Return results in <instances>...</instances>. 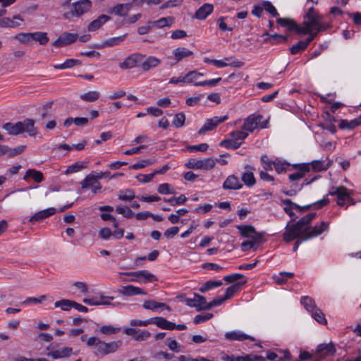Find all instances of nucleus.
Wrapping results in <instances>:
<instances>
[{"mask_svg": "<svg viewBox=\"0 0 361 361\" xmlns=\"http://www.w3.org/2000/svg\"><path fill=\"white\" fill-rule=\"evenodd\" d=\"M122 274L130 276H135L137 279H130L128 280V281H138L141 283H148L152 281H157V278L155 275L152 274L147 270H141L137 271H133V272H128V273H123Z\"/></svg>", "mask_w": 361, "mask_h": 361, "instance_id": "6", "label": "nucleus"}, {"mask_svg": "<svg viewBox=\"0 0 361 361\" xmlns=\"http://www.w3.org/2000/svg\"><path fill=\"white\" fill-rule=\"evenodd\" d=\"M302 234L305 235L303 228L300 227L297 224H295L286 228L283 233V240L286 242H290Z\"/></svg>", "mask_w": 361, "mask_h": 361, "instance_id": "12", "label": "nucleus"}, {"mask_svg": "<svg viewBox=\"0 0 361 361\" xmlns=\"http://www.w3.org/2000/svg\"><path fill=\"white\" fill-rule=\"evenodd\" d=\"M100 94L97 91H89L85 94H82L80 96V98L88 102H92L97 100L99 98Z\"/></svg>", "mask_w": 361, "mask_h": 361, "instance_id": "45", "label": "nucleus"}, {"mask_svg": "<svg viewBox=\"0 0 361 361\" xmlns=\"http://www.w3.org/2000/svg\"><path fill=\"white\" fill-rule=\"evenodd\" d=\"M245 169L246 171L241 176L242 181L248 187L253 186L256 183L255 178L254 176L255 168L251 166H247Z\"/></svg>", "mask_w": 361, "mask_h": 361, "instance_id": "25", "label": "nucleus"}, {"mask_svg": "<svg viewBox=\"0 0 361 361\" xmlns=\"http://www.w3.org/2000/svg\"><path fill=\"white\" fill-rule=\"evenodd\" d=\"M165 343L168 348L175 353H178L181 350L182 345H180L175 339L169 338L166 339Z\"/></svg>", "mask_w": 361, "mask_h": 361, "instance_id": "56", "label": "nucleus"}, {"mask_svg": "<svg viewBox=\"0 0 361 361\" xmlns=\"http://www.w3.org/2000/svg\"><path fill=\"white\" fill-rule=\"evenodd\" d=\"M221 281H208L200 288V291L202 293L208 291L214 288L219 287L222 285Z\"/></svg>", "mask_w": 361, "mask_h": 361, "instance_id": "51", "label": "nucleus"}, {"mask_svg": "<svg viewBox=\"0 0 361 361\" xmlns=\"http://www.w3.org/2000/svg\"><path fill=\"white\" fill-rule=\"evenodd\" d=\"M304 164L309 165V172L312 171L314 172H320L326 171L332 164L331 161H328L326 163L324 161L314 160L310 163H303Z\"/></svg>", "mask_w": 361, "mask_h": 361, "instance_id": "17", "label": "nucleus"}, {"mask_svg": "<svg viewBox=\"0 0 361 361\" xmlns=\"http://www.w3.org/2000/svg\"><path fill=\"white\" fill-rule=\"evenodd\" d=\"M111 18L105 14L99 16L97 19L92 20L87 26L89 32H94L101 28Z\"/></svg>", "mask_w": 361, "mask_h": 361, "instance_id": "22", "label": "nucleus"}, {"mask_svg": "<svg viewBox=\"0 0 361 361\" xmlns=\"http://www.w3.org/2000/svg\"><path fill=\"white\" fill-rule=\"evenodd\" d=\"M118 293L125 296H133L136 295L146 294V292L143 289L139 287L134 286L133 285H128L121 287L120 289H118Z\"/></svg>", "mask_w": 361, "mask_h": 361, "instance_id": "24", "label": "nucleus"}, {"mask_svg": "<svg viewBox=\"0 0 361 361\" xmlns=\"http://www.w3.org/2000/svg\"><path fill=\"white\" fill-rule=\"evenodd\" d=\"M213 4H204L197 10L194 18L201 20H204L213 12Z\"/></svg>", "mask_w": 361, "mask_h": 361, "instance_id": "23", "label": "nucleus"}, {"mask_svg": "<svg viewBox=\"0 0 361 361\" xmlns=\"http://www.w3.org/2000/svg\"><path fill=\"white\" fill-rule=\"evenodd\" d=\"M73 300L63 299L55 302L54 306L55 307H60L63 311H69L73 307Z\"/></svg>", "mask_w": 361, "mask_h": 361, "instance_id": "49", "label": "nucleus"}, {"mask_svg": "<svg viewBox=\"0 0 361 361\" xmlns=\"http://www.w3.org/2000/svg\"><path fill=\"white\" fill-rule=\"evenodd\" d=\"M300 302L305 310L310 312H312L317 308L314 300L309 296L302 297Z\"/></svg>", "mask_w": 361, "mask_h": 361, "instance_id": "43", "label": "nucleus"}, {"mask_svg": "<svg viewBox=\"0 0 361 361\" xmlns=\"http://www.w3.org/2000/svg\"><path fill=\"white\" fill-rule=\"evenodd\" d=\"M56 212V210L54 207H49L46 209L39 211L30 217L29 221L31 223H35L42 221L51 215H54Z\"/></svg>", "mask_w": 361, "mask_h": 361, "instance_id": "21", "label": "nucleus"}, {"mask_svg": "<svg viewBox=\"0 0 361 361\" xmlns=\"http://www.w3.org/2000/svg\"><path fill=\"white\" fill-rule=\"evenodd\" d=\"M227 119L226 116H215L210 119H207L203 126L199 130V134H204L205 132L212 130L215 128L219 123H223Z\"/></svg>", "mask_w": 361, "mask_h": 361, "instance_id": "11", "label": "nucleus"}, {"mask_svg": "<svg viewBox=\"0 0 361 361\" xmlns=\"http://www.w3.org/2000/svg\"><path fill=\"white\" fill-rule=\"evenodd\" d=\"M87 167V162L85 161H76L74 164L69 166L66 171V174H71L80 171L81 170Z\"/></svg>", "mask_w": 361, "mask_h": 361, "instance_id": "39", "label": "nucleus"}, {"mask_svg": "<svg viewBox=\"0 0 361 361\" xmlns=\"http://www.w3.org/2000/svg\"><path fill=\"white\" fill-rule=\"evenodd\" d=\"M104 177V173L99 172L97 175L90 173L81 182V187L82 189L90 188L92 192L96 194L102 188L101 184L97 181L98 179H102Z\"/></svg>", "mask_w": 361, "mask_h": 361, "instance_id": "4", "label": "nucleus"}, {"mask_svg": "<svg viewBox=\"0 0 361 361\" xmlns=\"http://www.w3.org/2000/svg\"><path fill=\"white\" fill-rule=\"evenodd\" d=\"M13 39L25 44H32V32H20L13 37Z\"/></svg>", "mask_w": 361, "mask_h": 361, "instance_id": "44", "label": "nucleus"}, {"mask_svg": "<svg viewBox=\"0 0 361 361\" xmlns=\"http://www.w3.org/2000/svg\"><path fill=\"white\" fill-rule=\"evenodd\" d=\"M154 162H155L154 160L145 159V160H142L140 161H138V162L131 165L129 168L130 169H133V170H139V169H143L147 166H150V165L153 164Z\"/></svg>", "mask_w": 361, "mask_h": 361, "instance_id": "58", "label": "nucleus"}, {"mask_svg": "<svg viewBox=\"0 0 361 361\" xmlns=\"http://www.w3.org/2000/svg\"><path fill=\"white\" fill-rule=\"evenodd\" d=\"M298 169V171L297 172L288 176L291 181H295L303 178L306 173L309 172V165L304 164H299Z\"/></svg>", "mask_w": 361, "mask_h": 361, "instance_id": "34", "label": "nucleus"}, {"mask_svg": "<svg viewBox=\"0 0 361 361\" xmlns=\"http://www.w3.org/2000/svg\"><path fill=\"white\" fill-rule=\"evenodd\" d=\"M350 191V190H348L343 185L338 187L332 186L330 188L328 195L330 196H336L337 205L341 207H345L346 209L348 206H345V200Z\"/></svg>", "mask_w": 361, "mask_h": 361, "instance_id": "5", "label": "nucleus"}, {"mask_svg": "<svg viewBox=\"0 0 361 361\" xmlns=\"http://www.w3.org/2000/svg\"><path fill=\"white\" fill-rule=\"evenodd\" d=\"M241 145V142H236L233 139L232 140H222L219 145L221 147H224L228 149H238L240 145Z\"/></svg>", "mask_w": 361, "mask_h": 361, "instance_id": "60", "label": "nucleus"}, {"mask_svg": "<svg viewBox=\"0 0 361 361\" xmlns=\"http://www.w3.org/2000/svg\"><path fill=\"white\" fill-rule=\"evenodd\" d=\"M152 23V28H163L164 27H170L173 23L172 18H161L155 21H150Z\"/></svg>", "mask_w": 361, "mask_h": 361, "instance_id": "42", "label": "nucleus"}, {"mask_svg": "<svg viewBox=\"0 0 361 361\" xmlns=\"http://www.w3.org/2000/svg\"><path fill=\"white\" fill-rule=\"evenodd\" d=\"M315 213H310L303 217H302L296 224L301 228H303V231L305 232V235L308 232L307 228L308 225L310 222L315 218Z\"/></svg>", "mask_w": 361, "mask_h": 361, "instance_id": "35", "label": "nucleus"}, {"mask_svg": "<svg viewBox=\"0 0 361 361\" xmlns=\"http://www.w3.org/2000/svg\"><path fill=\"white\" fill-rule=\"evenodd\" d=\"M120 330L119 327H114L111 325H103L100 327L99 331L104 335H111L118 332Z\"/></svg>", "mask_w": 361, "mask_h": 361, "instance_id": "59", "label": "nucleus"}, {"mask_svg": "<svg viewBox=\"0 0 361 361\" xmlns=\"http://www.w3.org/2000/svg\"><path fill=\"white\" fill-rule=\"evenodd\" d=\"M157 191L161 195L175 194L176 192L169 183H161L157 188Z\"/></svg>", "mask_w": 361, "mask_h": 361, "instance_id": "62", "label": "nucleus"}, {"mask_svg": "<svg viewBox=\"0 0 361 361\" xmlns=\"http://www.w3.org/2000/svg\"><path fill=\"white\" fill-rule=\"evenodd\" d=\"M121 343V341L110 343H105L101 341L97 353L102 355L114 353L119 348Z\"/></svg>", "mask_w": 361, "mask_h": 361, "instance_id": "10", "label": "nucleus"}, {"mask_svg": "<svg viewBox=\"0 0 361 361\" xmlns=\"http://www.w3.org/2000/svg\"><path fill=\"white\" fill-rule=\"evenodd\" d=\"M160 63V59L156 56H150L147 58H144L143 61L140 63V68L143 71L146 72L159 66Z\"/></svg>", "mask_w": 361, "mask_h": 361, "instance_id": "20", "label": "nucleus"}, {"mask_svg": "<svg viewBox=\"0 0 361 361\" xmlns=\"http://www.w3.org/2000/svg\"><path fill=\"white\" fill-rule=\"evenodd\" d=\"M204 75L197 71H190L185 75V83H193L197 82V80L199 78L202 77Z\"/></svg>", "mask_w": 361, "mask_h": 361, "instance_id": "53", "label": "nucleus"}, {"mask_svg": "<svg viewBox=\"0 0 361 361\" xmlns=\"http://www.w3.org/2000/svg\"><path fill=\"white\" fill-rule=\"evenodd\" d=\"M185 121V116L183 113H179L175 115L172 124L176 128H181L184 126Z\"/></svg>", "mask_w": 361, "mask_h": 361, "instance_id": "61", "label": "nucleus"}, {"mask_svg": "<svg viewBox=\"0 0 361 361\" xmlns=\"http://www.w3.org/2000/svg\"><path fill=\"white\" fill-rule=\"evenodd\" d=\"M329 226V222L322 221L319 225H315L311 231H308L305 236H304L302 240H307V239L313 237H317L321 235L323 232L327 231Z\"/></svg>", "mask_w": 361, "mask_h": 361, "instance_id": "16", "label": "nucleus"}, {"mask_svg": "<svg viewBox=\"0 0 361 361\" xmlns=\"http://www.w3.org/2000/svg\"><path fill=\"white\" fill-rule=\"evenodd\" d=\"M145 55L140 53H134L126 59L122 63H120L118 66L122 70L131 69L136 67L137 65L140 66V63L143 61Z\"/></svg>", "mask_w": 361, "mask_h": 361, "instance_id": "7", "label": "nucleus"}, {"mask_svg": "<svg viewBox=\"0 0 361 361\" xmlns=\"http://www.w3.org/2000/svg\"><path fill=\"white\" fill-rule=\"evenodd\" d=\"M216 160L213 158H207L200 160V169L210 170L215 166Z\"/></svg>", "mask_w": 361, "mask_h": 361, "instance_id": "50", "label": "nucleus"}, {"mask_svg": "<svg viewBox=\"0 0 361 361\" xmlns=\"http://www.w3.org/2000/svg\"><path fill=\"white\" fill-rule=\"evenodd\" d=\"M307 20L302 23V29L300 30L302 32H308L311 31L310 27H318L319 25H322L320 23L321 16L314 11L313 6H311L305 16Z\"/></svg>", "mask_w": 361, "mask_h": 361, "instance_id": "3", "label": "nucleus"}, {"mask_svg": "<svg viewBox=\"0 0 361 361\" xmlns=\"http://www.w3.org/2000/svg\"><path fill=\"white\" fill-rule=\"evenodd\" d=\"M276 21L281 26L286 27L289 30H294L297 33L302 32L300 30L302 29V25H298L291 19L279 18Z\"/></svg>", "mask_w": 361, "mask_h": 361, "instance_id": "27", "label": "nucleus"}, {"mask_svg": "<svg viewBox=\"0 0 361 361\" xmlns=\"http://www.w3.org/2000/svg\"><path fill=\"white\" fill-rule=\"evenodd\" d=\"M237 228L240 234L245 238H261V235L256 233L255 228L252 226H238Z\"/></svg>", "mask_w": 361, "mask_h": 361, "instance_id": "33", "label": "nucleus"}, {"mask_svg": "<svg viewBox=\"0 0 361 361\" xmlns=\"http://www.w3.org/2000/svg\"><path fill=\"white\" fill-rule=\"evenodd\" d=\"M142 307L146 310H149L154 312L157 311L159 309L166 310L168 312L171 311V308L164 302H159L154 300H146L142 304Z\"/></svg>", "mask_w": 361, "mask_h": 361, "instance_id": "26", "label": "nucleus"}, {"mask_svg": "<svg viewBox=\"0 0 361 361\" xmlns=\"http://www.w3.org/2000/svg\"><path fill=\"white\" fill-rule=\"evenodd\" d=\"M117 214H122L124 217L130 219L134 216V212L127 206H119L116 208Z\"/></svg>", "mask_w": 361, "mask_h": 361, "instance_id": "54", "label": "nucleus"}, {"mask_svg": "<svg viewBox=\"0 0 361 361\" xmlns=\"http://www.w3.org/2000/svg\"><path fill=\"white\" fill-rule=\"evenodd\" d=\"M49 39L47 33L45 32H32V42H37L40 45H45L49 42Z\"/></svg>", "mask_w": 361, "mask_h": 361, "instance_id": "37", "label": "nucleus"}, {"mask_svg": "<svg viewBox=\"0 0 361 361\" xmlns=\"http://www.w3.org/2000/svg\"><path fill=\"white\" fill-rule=\"evenodd\" d=\"M92 4L90 0H78L72 4L73 9L63 13V18L70 20L74 17H80L90 11Z\"/></svg>", "mask_w": 361, "mask_h": 361, "instance_id": "2", "label": "nucleus"}, {"mask_svg": "<svg viewBox=\"0 0 361 361\" xmlns=\"http://www.w3.org/2000/svg\"><path fill=\"white\" fill-rule=\"evenodd\" d=\"M131 4H120L109 10V13H114L118 16H126L131 8Z\"/></svg>", "mask_w": 361, "mask_h": 361, "instance_id": "31", "label": "nucleus"}, {"mask_svg": "<svg viewBox=\"0 0 361 361\" xmlns=\"http://www.w3.org/2000/svg\"><path fill=\"white\" fill-rule=\"evenodd\" d=\"M290 164L286 161L279 160L277 158L274 159V168L277 173L286 172Z\"/></svg>", "mask_w": 361, "mask_h": 361, "instance_id": "48", "label": "nucleus"}, {"mask_svg": "<svg viewBox=\"0 0 361 361\" xmlns=\"http://www.w3.org/2000/svg\"><path fill=\"white\" fill-rule=\"evenodd\" d=\"M248 133L242 128L241 130H233L230 133L231 137L236 142H241L248 136Z\"/></svg>", "mask_w": 361, "mask_h": 361, "instance_id": "47", "label": "nucleus"}, {"mask_svg": "<svg viewBox=\"0 0 361 361\" xmlns=\"http://www.w3.org/2000/svg\"><path fill=\"white\" fill-rule=\"evenodd\" d=\"M27 178H32L37 183H41L44 178L43 173L41 171H36L35 169H28L26 171L23 179L26 180Z\"/></svg>", "mask_w": 361, "mask_h": 361, "instance_id": "41", "label": "nucleus"}, {"mask_svg": "<svg viewBox=\"0 0 361 361\" xmlns=\"http://www.w3.org/2000/svg\"><path fill=\"white\" fill-rule=\"evenodd\" d=\"M187 305L196 307L197 310H208V302H207L206 298L198 294H194L193 298L188 299Z\"/></svg>", "mask_w": 361, "mask_h": 361, "instance_id": "14", "label": "nucleus"}, {"mask_svg": "<svg viewBox=\"0 0 361 361\" xmlns=\"http://www.w3.org/2000/svg\"><path fill=\"white\" fill-rule=\"evenodd\" d=\"M151 334L147 330L137 329L134 339L137 341H143L149 338Z\"/></svg>", "mask_w": 361, "mask_h": 361, "instance_id": "63", "label": "nucleus"}, {"mask_svg": "<svg viewBox=\"0 0 361 361\" xmlns=\"http://www.w3.org/2000/svg\"><path fill=\"white\" fill-rule=\"evenodd\" d=\"M73 354V348L70 347H63L51 352H49L47 355L54 359H61L68 357Z\"/></svg>", "mask_w": 361, "mask_h": 361, "instance_id": "29", "label": "nucleus"}, {"mask_svg": "<svg viewBox=\"0 0 361 361\" xmlns=\"http://www.w3.org/2000/svg\"><path fill=\"white\" fill-rule=\"evenodd\" d=\"M80 65V61L74 59H66L63 63L54 65V68L56 69H67Z\"/></svg>", "mask_w": 361, "mask_h": 361, "instance_id": "38", "label": "nucleus"}, {"mask_svg": "<svg viewBox=\"0 0 361 361\" xmlns=\"http://www.w3.org/2000/svg\"><path fill=\"white\" fill-rule=\"evenodd\" d=\"M262 6L264 9L269 13L271 16L276 17L279 15V13L274 6L270 1H264L262 3Z\"/></svg>", "mask_w": 361, "mask_h": 361, "instance_id": "64", "label": "nucleus"}, {"mask_svg": "<svg viewBox=\"0 0 361 361\" xmlns=\"http://www.w3.org/2000/svg\"><path fill=\"white\" fill-rule=\"evenodd\" d=\"M312 317L320 324L325 325L327 324L325 315L323 312L318 307H317L312 312Z\"/></svg>", "mask_w": 361, "mask_h": 361, "instance_id": "46", "label": "nucleus"}, {"mask_svg": "<svg viewBox=\"0 0 361 361\" xmlns=\"http://www.w3.org/2000/svg\"><path fill=\"white\" fill-rule=\"evenodd\" d=\"M78 37L77 33L64 32L59 36L53 43L55 47H63L73 43Z\"/></svg>", "mask_w": 361, "mask_h": 361, "instance_id": "8", "label": "nucleus"}, {"mask_svg": "<svg viewBox=\"0 0 361 361\" xmlns=\"http://www.w3.org/2000/svg\"><path fill=\"white\" fill-rule=\"evenodd\" d=\"M235 361H266V358L262 356L250 354L245 356H237Z\"/></svg>", "mask_w": 361, "mask_h": 361, "instance_id": "55", "label": "nucleus"}, {"mask_svg": "<svg viewBox=\"0 0 361 361\" xmlns=\"http://www.w3.org/2000/svg\"><path fill=\"white\" fill-rule=\"evenodd\" d=\"M244 65L243 62L238 61L234 57H225L221 60L214 59V66L217 68H224L226 66H232L240 68Z\"/></svg>", "mask_w": 361, "mask_h": 361, "instance_id": "13", "label": "nucleus"}, {"mask_svg": "<svg viewBox=\"0 0 361 361\" xmlns=\"http://www.w3.org/2000/svg\"><path fill=\"white\" fill-rule=\"evenodd\" d=\"M135 197V192L131 189L121 191L118 197L122 201H130Z\"/></svg>", "mask_w": 361, "mask_h": 361, "instance_id": "52", "label": "nucleus"}, {"mask_svg": "<svg viewBox=\"0 0 361 361\" xmlns=\"http://www.w3.org/2000/svg\"><path fill=\"white\" fill-rule=\"evenodd\" d=\"M114 299L113 297L111 296H104L99 295L94 296L92 298H85L83 300V302L89 305H111V301Z\"/></svg>", "mask_w": 361, "mask_h": 361, "instance_id": "15", "label": "nucleus"}, {"mask_svg": "<svg viewBox=\"0 0 361 361\" xmlns=\"http://www.w3.org/2000/svg\"><path fill=\"white\" fill-rule=\"evenodd\" d=\"M225 338L229 341H242L244 340H250L251 341H255V338L253 336L247 335L240 331H233L226 332L225 334Z\"/></svg>", "mask_w": 361, "mask_h": 361, "instance_id": "19", "label": "nucleus"}, {"mask_svg": "<svg viewBox=\"0 0 361 361\" xmlns=\"http://www.w3.org/2000/svg\"><path fill=\"white\" fill-rule=\"evenodd\" d=\"M150 324H154L159 328L166 330H173L174 327V323L161 317L150 318Z\"/></svg>", "mask_w": 361, "mask_h": 361, "instance_id": "28", "label": "nucleus"}, {"mask_svg": "<svg viewBox=\"0 0 361 361\" xmlns=\"http://www.w3.org/2000/svg\"><path fill=\"white\" fill-rule=\"evenodd\" d=\"M175 63L193 54V52L185 47H178L173 51Z\"/></svg>", "mask_w": 361, "mask_h": 361, "instance_id": "32", "label": "nucleus"}, {"mask_svg": "<svg viewBox=\"0 0 361 361\" xmlns=\"http://www.w3.org/2000/svg\"><path fill=\"white\" fill-rule=\"evenodd\" d=\"M243 187L242 183L234 175L229 176L223 184V188L227 190H238Z\"/></svg>", "mask_w": 361, "mask_h": 361, "instance_id": "30", "label": "nucleus"}, {"mask_svg": "<svg viewBox=\"0 0 361 361\" xmlns=\"http://www.w3.org/2000/svg\"><path fill=\"white\" fill-rule=\"evenodd\" d=\"M311 29L310 32H298V34H302V35H309V37L306 40H305V42H307V45L308 46L309 44L314 39V37L317 36V33L322 30H324L326 29V27L324 25H319L318 27H310Z\"/></svg>", "mask_w": 361, "mask_h": 361, "instance_id": "40", "label": "nucleus"}, {"mask_svg": "<svg viewBox=\"0 0 361 361\" xmlns=\"http://www.w3.org/2000/svg\"><path fill=\"white\" fill-rule=\"evenodd\" d=\"M2 128L10 135H17L27 133L30 136H35L37 133L36 128H35V122L30 118L16 123L8 122L4 123Z\"/></svg>", "mask_w": 361, "mask_h": 361, "instance_id": "1", "label": "nucleus"}, {"mask_svg": "<svg viewBox=\"0 0 361 361\" xmlns=\"http://www.w3.org/2000/svg\"><path fill=\"white\" fill-rule=\"evenodd\" d=\"M126 34L118 37H114L105 40L102 45V48L111 47L121 44L126 39Z\"/></svg>", "mask_w": 361, "mask_h": 361, "instance_id": "36", "label": "nucleus"}, {"mask_svg": "<svg viewBox=\"0 0 361 361\" xmlns=\"http://www.w3.org/2000/svg\"><path fill=\"white\" fill-rule=\"evenodd\" d=\"M335 353L336 348L331 343L320 344L317 348V355L321 359L326 356L334 355Z\"/></svg>", "mask_w": 361, "mask_h": 361, "instance_id": "18", "label": "nucleus"}, {"mask_svg": "<svg viewBox=\"0 0 361 361\" xmlns=\"http://www.w3.org/2000/svg\"><path fill=\"white\" fill-rule=\"evenodd\" d=\"M262 116L259 114H252L246 118L243 125V129L246 132L252 133L259 125Z\"/></svg>", "mask_w": 361, "mask_h": 361, "instance_id": "9", "label": "nucleus"}, {"mask_svg": "<svg viewBox=\"0 0 361 361\" xmlns=\"http://www.w3.org/2000/svg\"><path fill=\"white\" fill-rule=\"evenodd\" d=\"M261 164L265 171H271L274 168V160H271L267 155H262L260 159Z\"/></svg>", "mask_w": 361, "mask_h": 361, "instance_id": "57", "label": "nucleus"}]
</instances>
